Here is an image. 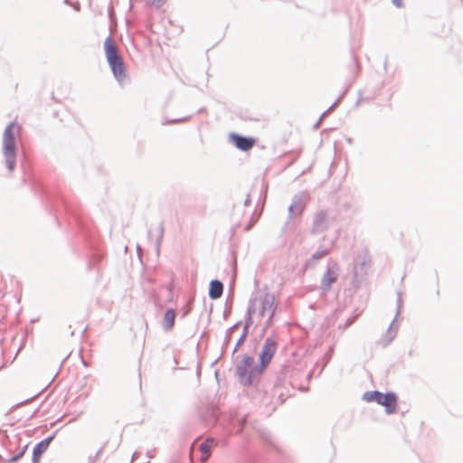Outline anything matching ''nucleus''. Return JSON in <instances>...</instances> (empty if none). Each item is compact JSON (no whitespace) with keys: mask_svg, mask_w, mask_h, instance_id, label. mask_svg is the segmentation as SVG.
<instances>
[{"mask_svg":"<svg viewBox=\"0 0 463 463\" xmlns=\"http://www.w3.org/2000/svg\"><path fill=\"white\" fill-rule=\"evenodd\" d=\"M20 133V126L15 122L9 124L4 132L3 137V156L5 159L7 168L10 172L14 169L16 161L15 138Z\"/></svg>","mask_w":463,"mask_h":463,"instance_id":"1","label":"nucleus"},{"mask_svg":"<svg viewBox=\"0 0 463 463\" xmlns=\"http://www.w3.org/2000/svg\"><path fill=\"white\" fill-rule=\"evenodd\" d=\"M105 53L108 62L113 71L114 76L122 80L126 77L125 66L122 59L118 53V50L110 38H107L104 43Z\"/></svg>","mask_w":463,"mask_h":463,"instance_id":"2","label":"nucleus"},{"mask_svg":"<svg viewBox=\"0 0 463 463\" xmlns=\"http://www.w3.org/2000/svg\"><path fill=\"white\" fill-rule=\"evenodd\" d=\"M363 400L367 402H376L385 408L388 414L394 413L397 409V396L394 392L383 393L377 391L366 392Z\"/></svg>","mask_w":463,"mask_h":463,"instance_id":"3","label":"nucleus"},{"mask_svg":"<svg viewBox=\"0 0 463 463\" xmlns=\"http://www.w3.org/2000/svg\"><path fill=\"white\" fill-rule=\"evenodd\" d=\"M254 359L250 356L243 357L241 364L238 367V372L242 379H245L250 384L251 383V377L256 373H260L262 370H258L253 367Z\"/></svg>","mask_w":463,"mask_h":463,"instance_id":"4","label":"nucleus"},{"mask_svg":"<svg viewBox=\"0 0 463 463\" xmlns=\"http://www.w3.org/2000/svg\"><path fill=\"white\" fill-rule=\"evenodd\" d=\"M277 349V342L271 338H267L260 354L261 370L267 367L271 361Z\"/></svg>","mask_w":463,"mask_h":463,"instance_id":"5","label":"nucleus"},{"mask_svg":"<svg viewBox=\"0 0 463 463\" xmlns=\"http://www.w3.org/2000/svg\"><path fill=\"white\" fill-rule=\"evenodd\" d=\"M229 138L235 145V146L241 151H249L256 144L255 138L242 137L235 133H232L229 136Z\"/></svg>","mask_w":463,"mask_h":463,"instance_id":"6","label":"nucleus"},{"mask_svg":"<svg viewBox=\"0 0 463 463\" xmlns=\"http://www.w3.org/2000/svg\"><path fill=\"white\" fill-rule=\"evenodd\" d=\"M274 301V297L269 294H266L262 298L260 299V304L261 306L260 315L262 317L268 316L269 318L273 317L275 313Z\"/></svg>","mask_w":463,"mask_h":463,"instance_id":"7","label":"nucleus"},{"mask_svg":"<svg viewBox=\"0 0 463 463\" xmlns=\"http://www.w3.org/2000/svg\"><path fill=\"white\" fill-rule=\"evenodd\" d=\"M52 438L45 439L39 442L33 449V463H39L42 455L47 450Z\"/></svg>","mask_w":463,"mask_h":463,"instance_id":"8","label":"nucleus"},{"mask_svg":"<svg viewBox=\"0 0 463 463\" xmlns=\"http://www.w3.org/2000/svg\"><path fill=\"white\" fill-rule=\"evenodd\" d=\"M213 446H214L213 439H206L205 441H203V443H201L199 445V450L202 453L201 461L205 462L209 458Z\"/></svg>","mask_w":463,"mask_h":463,"instance_id":"9","label":"nucleus"},{"mask_svg":"<svg viewBox=\"0 0 463 463\" xmlns=\"http://www.w3.org/2000/svg\"><path fill=\"white\" fill-rule=\"evenodd\" d=\"M223 286L219 280H213L210 283L209 296L213 299L219 298L222 295Z\"/></svg>","mask_w":463,"mask_h":463,"instance_id":"10","label":"nucleus"},{"mask_svg":"<svg viewBox=\"0 0 463 463\" xmlns=\"http://www.w3.org/2000/svg\"><path fill=\"white\" fill-rule=\"evenodd\" d=\"M175 320V312L173 309H168L164 316V326L170 329L174 326Z\"/></svg>","mask_w":463,"mask_h":463,"instance_id":"11","label":"nucleus"},{"mask_svg":"<svg viewBox=\"0 0 463 463\" xmlns=\"http://www.w3.org/2000/svg\"><path fill=\"white\" fill-rule=\"evenodd\" d=\"M336 274L334 271H327L322 279V286L325 288H329L331 285L335 282Z\"/></svg>","mask_w":463,"mask_h":463,"instance_id":"12","label":"nucleus"},{"mask_svg":"<svg viewBox=\"0 0 463 463\" xmlns=\"http://www.w3.org/2000/svg\"><path fill=\"white\" fill-rule=\"evenodd\" d=\"M392 4L398 7V8H401L403 6V2L402 0H392Z\"/></svg>","mask_w":463,"mask_h":463,"instance_id":"13","label":"nucleus"},{"mask_svg":"<svg viewBox=\"0 0 463 463\" xmlns=\"http://www.w3.org/2000/svg\"><path fill=\"white\" fill-rule=\"evenodd\" d=\"M24 455V451L22 453H20L19 455L15 456V457H13L10 461L11 462H15L16 460H18L22 456Z\"/></svg>","mask_w":463,"mask_h":463,"instance_id":"14","label":"nucleus"}]
</instances>
